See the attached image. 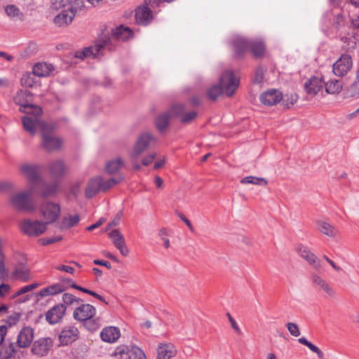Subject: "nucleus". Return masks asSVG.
Returning <instances> with one entry per match:
<instances>
[{
    "instance_id": "f257e3e1",
    "label": "nucleus",
    "mask_w": 359,
    "mask_h": 359,
    "mask_svg": "<svg viewBox=\"0 0 359 359\" xmlns=\"http://www.w3.org/2000/svg\"><path fill=\"white\" fill-rule=\"evenodd\" d=\"M239 79L231 70L224 71L219 78V84L213 85L207 90V96L211 100H216L223 92L230 97L238 87Z\"/></svg>"
},
{
    "instance_id": "f03ea898",
    "label": "nucleus",
    "mask_w": 359,
    "mask_h": 359,
    "mask_svg": "<svg viewBox=\"0 0 359 359\" xmlns=\"http://www.w3.org/2000/svg\"><path fill=\"white\" fill-rule=\"evenodd\" d=\"M15 104L20 106V111L26 114H42V109L33 104V95L27 90L18 91L13 97Z\"/></svg>"
},
{
    "instance_id": "7ed1b4c3",
    "label": "nucleus",
    "mask_w": 359,
    "mask_h": 359,
    "mask_svg": "<svg viewBox=\"0 0 359 359\" xmlns=\"http://www.w3.org/2000/svg\"><path fill=\"white\" fill-rule=\"evenodd\" d=\"M33 191L32 188L27 191H20L13 194L10 198L11 205L18 211H33L35 209V205L32 201Z\"/></svg>"
},
{
    "instance_id": "20e7f679",
    "label": "nucleus",
    "mask_w": 359,
    "mask_h": 359,
    "mask_svg": "<svg viewBox=\"0 0 359 359\" xmlns=\"http://www.w3.org/2000/svg\"><path fill=\"white\" fill-rule=\"evenodd\" d=\"M110 39L106 37L96 41L94 46L84 48L82 50H78L75 53V57L79 59H84L88 57L97 58L103 55V50L108 47V43Z\"/></svg>"
},
{
    "instance_id": "39448f33",
    "label": "nucleus",
    "mask_w": 359,
    "mask_h": 359,
    "mask_svg": "<svg viewBox=\"0 0 359 359\" xmlns=\"http://www.w3.org/2000/svg\"><path fill=\"white\" fill-rule=\"evenodd\" d=\"M53 128L48 125L41 132V146L47 151L59 149L62 145V140L53 133Z\"/></svg>"
},
{
    "instance_id": "423d86ee",
    "label": "nucleus",
    "mask_w": 359,
    "mask_h": 359,
    "mask_svg": "<svg viewBox=\"0 0 359 359\" xmlns=\"http://www.w3.org/2000/svg\"><path fill=\"white\" fill-rule=\"evenodd\" d=\"M41 115L42 114H27L22 116V122L24 130L30 135H34L36 132L37 128H39L41 132L43 129H46V127H48V124L41 120Z\"/></svg>"
},
{
    "instance_id": "0eeeda50",
    "label": "nucleus",
    "mask_w": 359,
    "mask_h": 359,
    "mask_svg": "<svg viewBox=\"0 0 359 359\" xmlns=\"http://www.w3.org/2000/svg\"><path fill=\"white\" fill-rule=\"evenodd\" d=\"M299 255L306 260L308 264L319 273L324 271V264L321 259L313 253L308 247L299 245L297 248Z\"/></svg>"
},
{
    "instance_id": "6e6552de",
    "label": "nucleus",
    "mask_w": 359,
    "mask_h": 359,
    "mask_svg": "<svg viewBox=\"0 0 359 359\" xmlns=\"http://www.w3.org/2000/svg\"><path fill=\"white\" fill-rule=\"evenodd\" d=\"M156 142V139L151 133L145 132L142 133L137 138L134 146L133 151L130 154L132 158H137L150 145L151 143Z\"/></svg>"
},
{
    "instance_id": "1a4fd4ad",
    "label": "nucleus",
    "mask_w": 359,
    "mask_h": 359,
    "mask_svg": "<svg viewBox=\"0 0 359 359\" xmlns=\"http://www.w3.org/2000/svg\"><path fill=\"white\" fill-rule=\"evenodd\" d=\"M20 228L23 233L29 236H39L46 230V223L39 220L25 219Z\"/></svg>"
},
{
    "instance_id": "9d476101",
    "label": "nucleus",
    "mask_w": 359,
    "mask_h": 359,
    "mask_svg": "<svg viewBox=\"0 0 359 359\" xmlns=\"http://www.w3.org/2000/svg\"><path fill=\"white\" fill-rule=\"evenodd\" d=\"M60 214V205L52 202L44 203L41 208V215L44 219V223L50 224L54 222Z\"/></svg>"
},
{
    "instance_id": "9b49d317",
    "label": "nucleus",
    "mask_w": 359,
    "mask_h": 359,
    "mask_svg": "<svg viewBox=\"0 0 359 359\" xmlns=\"http://www.w3.org/2000/svg\"><path fill=\"white\" fill-rule=\"evenodd\" d=\"M352 59L349 55L343 54L333 65L332 72L337 76H345L352 67Z\"/></svg>"
},
{
    "instance_id": "f8f14e48",
    "label": "nucleus",
    "mask_w": 359,
    "mask_h": 359,
    "mask_svg": "<svg viewBox=\"0 0 359 359\" xmlns=\"http://www.w3.org/2000/svg\"><path fill=\"white\" fill-rule=\"evenodd\" d=\"M96 312L95 306L90 304H83L82 302L75 308L73 317L76 320L83 322L90 317H95Z\"/></svg>"
},
{
    "instance_id": "ddd939ff",
    "label": "nucleus",
    "mask_w": 359,
    "mask_h": 359,
    "mask_svg": "<svg viewBox=\"0 0 359 359\" xmlns=\"http://www.w3.org/2000/svg\"><path fill=\"white\" fill-rule=\"evenodd\" d=\"M76 13V8L68 6L62 10L54 18V22L59 27H65L72 23Z\"/></svg>"
},
{
    "instance_id": "4468645a",
    "label": "nucleus",
    "mask_w": 359,
    "mask_h": 359,
    "mask_svg": "<svg viewBox=\"0 0 359 359\" xmlns=\"http://www.w3.org/2000/svg\"><path fill=\"white\" fill-rule=\"evenodd\" d=\"M109 237L111 239L114 246L120 251V253L126 257L129 254V250L126 245L123 235L118 229H114L109 233Z\"/></svg>"
},
{
    "instance_id": "2eb2a0df",
    "label": "nucleus",
    "mask_w": 359,
    "mask_h": 359,
    "mask_svg": "<svg viewBox=\"0 0 359 359\" xmlns=\"http://www.w3.org/2000/svg\"><path fill=\"white\" fill-rule=\"evenodd\" d=\"M282 98V92L276 89H269L260 95L259 100L264 105L272 106L278 103Z\"/></svg>"
},
{
    "instance_id": "dca6fc26",
    "label": "nucleus",
    "mask_w": 359,
    "mask_h": 359,
    "mask_svg": "<svg viewBox=\"0 0 359 359\" xmlns=\"http://www.w3.org/2000/svg\"><path fill=\"white\" fill-rule=\"evenodd\" d=\"M66 312L65 304H58L49 309L46 314V319L50 325L59 323Z\"/></svg>"
},
{
    "instance_id": "f3484780",
    "label": "nucleus",
    "mask_w": 359,
    "mask_h": 359,
    "mask_svg": "<svg viewBox=\"0 0 359 359\" xmlns=\"http://www.w3.org/2000/svg\"><path fill=\"white\" fill-rule=\"evenodd\" d=\"M133 32L128 27H125L123 25H120L116 27L114 30L112 31L111 36H104L102 39H105L106 37L110 39V41L108 43V47L106 48L111 49V43L112 40L117 41H126L132 36Z\"/></svg>"
},
{
    "instance_id": "a211bd4d",
    "label": "nucleus",
    "mask_w": 359,
    "mask_h": 359,
    "mask_svg": "<svg viewBox=\"0 0 359 359\" xmlns=\"http://www.w3.org/2000/svg\"><path fill=\"white\" fill-rule=\"evenodd\" d=\"M79 332L76 327L68 325L65 327L59 336L60 341L62 345H67L76 341L79 337Z\"/></svg>"
},
{
    "instance_id": "6ab92c4d",
    "label": "nucleus",
    "mask_w": 359,
    "mask_h": 359,
    "mask_svg": "<svg viewBox=\"0 0 359 359\" xmlns=\"http://www.w3.org/2000/svg\"><path fill=\"white\" fill-rule=\"evenodd\" d=\"M39 168V167L36 164H23L20 166V171L31 184L36 185L41 181Z\"/></svg>"
},
{
    "instance_id": "aec40b11",
    "label": "nucleus",
    "mask_w": 359,
    "mask_h": 359,
    "mask_svg": "<svg viewBox=\"0 0 359 359\" xmlns=\"http://www.w3.org/2000/svg\"><path fill=\"white\" fill-rule=\"evenodd\" d=\"M52 346L53 340L50 337L41 338L34 343L32 351L35 355L43 356L48 353Z\"/></svg>"
},
{
    "instance_id": "412c9836",
    "label": "nucleus",
    "mask_w": 359,
    "mask_h": 359,
    "mask_svg": "<svg viewBox=\"0 0 359 359\" xmlns=\"http://www.w3.org/2000/svg\"><path fill=\"white\" fill-rule=\"evenodd\" d=\"M34 339V330L30 327H24L20 331L17 344L20 348H27L30 346Z\"/></svg>"
},
{
    "instance_id": "4be33fe9",
    "label": "nucleus",
    "mask_w": 359,
    "mask_h": 359,
    "mask_svg": "<svg viewBox=\"0 0 359 359\" xmlns=\"http://www.w3.org/2000/svg\"><path fill=\"white\" fill-rule=\"evenodd\" d=\"M135 19L138 24L147 25L153 19V11L147 6H140L135 11Z\"/></svg>"
},
{
    "instance_id": "5701e85b",
    "label": "nucleus",
    "mask_w": 359,
    "mask_h": 359,
    "mask_svg": "<svg viewBox=\"0 0 359 359\" xmlns=\"http://www.w3.org/2000/svg\"><path fill=\"white\" fill-rule=\"evenodd\" d=\"M20 319V315L18 313H13L2 320L3 324L0 325V344L4 341L8 329L16 325Z\"/></svg>"
},
{
    "instance_id": "b1692460",
    "label": "nucleus",
    "mask_w": 359,
    "mask_h": 359,
    "mask_svg": "<svg viewBox=\"0 0 359 359\" xmlns=\"http://www.w3.org/2000/svg\"><path fill=\"white\" fill-rule=\"evenodd\" d=\"M233 46L236 56L241 57L250 50V40L242 36H236L233 40Z\"/></svg>"
},
{
    "instance_id": "393cba45",
    "label": "nucleus",
    "mask_w": 359,
    "mask_h": 359,
    "mask_svg": "<svg viewBox=\"0 0 359 359\" xmlns=\"http://www.w3.org/2000/svg\"><path fill=\"white\" fill-rule=\"evenodd\" d=\"M325 86V81L317 76L311 77L304 84V88L308 94L316 95Z\"/></svg>"
},
{
    "instance_id": "a878e982",
    "label": "nucleus",
    "mask_w": 359,
    "mask_h": 359,
    "mask_svg": "<svg viewBox=\"0 0 359 359\" xmlns=\"http://www.w3.org/2000/svg\"><path fill=\"white\" fill-rule=\"evenodd\" d=\"M121 336L120 330L116 327H104L100 332L101 339L108 343L116 341Z\"/></svg>"
},
{
    "instance_id": "bb28decb",
    "label": "nucleus",
    "mask_w": 359,
    "mask_h": 359,
    "mask_svg": "<svg viewBox=\"0 0 359 359\" xmlns=\"http://www.w3.org/2000/svg\"><path fill=\"white\" fill-rule=\"evenodd\" d=\"M101 191V177L97 176L90 178L86 185L85 195L90 198Z\"/></svg>"
},
{
    "instance_id": "cd10ccee",
    "label": "nucleus",
    "mask_w": 359,
    "mask_h": 359,
    "mask_svg": "<svg viewBox=\"0 0 359 359\" xmlns=\"http://www.w3.org/2000/svg\"><path fill=\"white\" fill-rule=\"evenodd\" d=\"M66 290V287L61 283H55L46 287L42 288L36 293V297L43 298L60 294Z\"/></svg>"
},
{
    "instance_id": "c85d7f7f",
    "label": "nucleus",
    "mask_w": 359,
    "mask_h": 359,
    "mask_svg": "<svg viewBox=\"0 0 359 359\" xmlns=\"http://www.w3.org/2000/svg\"><path fill=\"white\" fill-rule=\"evenodd\" d=\"M176 349L171 344H160L157 349V359H170L176 354Z\"/></svg>"
},
{
    "instance_id": "c756f323",
    "label": "nucleus",
    "mask_w": 359,
    "mask_h": 359,
    "mask_svg": "<svg viewBox=\"0 0 359 359\" xmlns=\"http://www.w3.org/2000/svg\"><path fill=\"white\" fill-rule=\"evenodd\" d=\"M48 169L52 177L59 179L65 173L66 166L62 160H56L49 164Z\"/></svg>"
},
{
    "instance_id": "7c9ffc66",
    "label": "nucleus",
    "mask_w": 359,
    "mask_h": 359,
    "mask_svg": "<svg viewBox=\"0 0 359 359\" xmlns=\"http://www.w3.org/2000/svg\"><path fill=\"white\" fill-rule=\"evenodd\" d=\"M311 280L313 285L325 292L328 295L332 296L334 294V290L327 281L317 273L311 276Z\"/></svg>"
},
{
    "instance_id": "2f4dec72",
    "label": "nucleus",
    "mask_w": 359,
    "mask_h": 359,
    "mask_svg": "<svg viewBox=\"0 0 359 359\" xmlns=\"http://www.w3.org/2000/svg\"><path fill=\"white\" fill-rule=\"evenodd\" d=\"M0 358L11 359L15 353V345L9 340H4L0 344Z\"/></svg>"
},
{
    "instance_id": "473e14b6",
    "label": "nucleus",
    "mask_w": 359,
    "mask_h": 359,
    "mask_svg": "<svg viewBox=\"0 0 359 359\" xmlns=\"http://www.w3.org/2000/svg\"><path fill=\"white\" fill-rule=\"evenodd\" d=\"M53 70L54 67L52 65L46 62H39L34 65L32 73L36 76L45 77L49 76Z\"/></svg>"
},
{
    "instance_id": "72a5a7b5",
    "label": "nucleus",
    "mask_w": 359,
    "mask_h": 359,
    "mask_svg": "<svg viewBox=\"0 0 359 359\" xmlns=\"http://www.w3.org/2000/svg\"><path fill=\"white\" fill-rule=\"evenodd\" d=\"M130 353H132V347L122 344L116 348L111 356L114 359H130Z\"/></svg>"
},
{
    "instance_id": "f704fd0d",
    "label": "nucleus",
    "mask_w": 359,
    "mask_h": 359,
    "mask_svg": "<svg viewBox=\"0 0 359 359\" xmlns=\"http://www.w3.org/2000/svg\"><path fill=\"white\" fill-rule=\"evenodd\" d=\"M250 50L255 57H262L265 50L264 43L261 40H250Z\"/></svg>"
},
{
    "instance_id": "c9c22d12",
    "label": "nucleus",
    "mask_w": 359,
    "mask_h": 359,
    "mask_svg": "<svg viewBox=\"0 0 359 359\" xmlns=\"http://www.w3.org/2000/svg\"><path fill=\"white\" fill-rule=\"evenodd\" d=\"M170 114L168 112H165L159 114L156 120L155 125L160 132L164 131L170 123Z\"/></svg>"
},
{
    "instance_id": "e433bc0d",
    "label": "nucleus",
    "mask_w": 359,
    "mask_h": 359,
    "mask_svg": "<svg viewBox=\"0 0 359 359\" xmlns=\"http://www.w3.org/2000/svg\"><path fill=\"white\" fill-rule=\"evenodd\" d=\"M318 229L323 233V234L330 236L334 237L337 234V230L335 228L332 226L330 224L324 222V221H318L317 222Z\"/></svg>"
},
{
    "instance_id": "4c0bfd02",
    "label": "nucleus",
    "mask_w": 359,
    "mask_h": 359,
    "mask_svg": "<svg viewBox=\"0 0 359 359\" xmlns=\"http://www.w3.org/2000/svg\"><path fill=\"white\" fill-rule=\"evenodd\" d=\"M62 299L63 302L62 304H65L66 308L67 306L77 307L81 303L83 302V299L78 298L74 294L68 292L64 293L62 294Z\"/></svg>"
},
{
    "instance_id": "58836bf2",
    "label": "nucleus",
    "mask_w": 359,
    "mask_h": 359,
    "mask_svg": "<svg viewBox=\"0 0 359 359\" xmlns=\"http://www.w3.org/2000/svg\"><path fill=\"white\" fill-rule=\"evenodd\" d=\"M325 86L327 93H339L342 89V81L341 80L331 79L325 83Z\"/></svg>"
},
{
    "instance_id": "ea45409f",
    "label": "nucleus",
    "mask_w": 359,
    "mask_h": 359,
    "mask_svg": "<svg viewBox=\"0 0 359 359\" xmlns=\"http://www.w3.org/2000/svg\"><path fill=\"white\" fill-rule=\"evenodd\" d=\"M13 275L15 276L17 279L23 282H27L32 278L29 269L24 265L17 267L13 272Z\"/></svg>"
},
{
    "instance_id": "a19ab883",
    "label": "nucleus",
    "mask_w": 359,
    "mask_h": 359,
    "mask_svg": "<svg viewBox=\"0 0 359 359\" xmlns=\"http://www.w3.org/2000/svg\"><path fill=\"white\" fill-rule=\"evenodd\" d=\"M82 323L84 327L90 332H95L102 326V321L99 317H90L88 320H84Z\"/></svg>"
},
{
    "instance_id": "79ce46f5",
    "label": "nucleus",
    "mask_w": 359,
    "mask_h": 359,
    "mask_svg": "<svg viewBox=\"0 0 359 359\" xmlns=\"http://www.w3.org/2000/svg\"><path fill=\"white\" fill-rule=\"evenodd\" d=\"M241 184H252L259 186H266L268 181L263 177H258L255 176H248L241 180Z\"/></svg>"
},
{
    "instance_id": "37998d69",
    "label": "nucleus",
    "mask_w": 359,
    "mask_h": 359,
    "mask_svg": "<svg viewBox=\"0 0 359 359\" xmlns=\"http://www.w3.org/2000/svg\"><path fill=\"white\" fill-rule=\"evenodd\" d=\"M299 343L307 346L311 351L316 353L320 359L324 357L323 352L316 346L309 341L304 337L298 339Z\"/></svg>"
},
{
    "instance_id": "c03bdc74",
    "label": "nucleus",
    "mask_w": 359,
    "mask_h": 359,
    "mask_svg": "<svg viewBox=\"0 0 359 359\" xmlns=\"http://www.w3.org/2000/svg\"><path fill=\"white\" fill-rule=\"evenodd\" d=\"M57 189V184L53 183L51 184H43L41 187V195L43 197H47L49 196H52L55 194Z\"/></svg>"
},
{
    "instance_id": "a18cd8bd",
    "label": "nucleus",
    "mask_w": 359,
    "mask_h": 359,
    "mask_svg": "<svg viewBox=\"0 0 359 359\" xmlns=\"http://www.w3.org/2000/svg\"><path fill=\"white\" fill-rule=\"evenodd\" d=\"M80 217L79 215H69L65 217L62 221V226L63 228L69 229L79 223Z\"/></svg>"
},
{
    "instance_id": "49530a36",
    "label": "nucleus",
    "mask_w": 359,
    "mask_h": 359,
    "mask_svg": "<svg viewBox=\"0 0 359 359\" xmlns=\"http://www.w3.org/2000/svg\"><path fill=\"white\" fill-rule=\"evenodd\" d=\"M5 11L6 14L11 18H18L20 20L23 18V13L15 5H8L5 8Z\"/></svg>"
},
{
    "instance_id": "de8ad7c7",
    "label": "nucleus",
    "mask_w": 359,
    "mask_h": 359,
    "mask_svg": "<svg viewBox=\"0 0 359 359\" xmlns=\"http://www.w3.org/2000/svg\"><path fill=\"white\" fill-rule=\"evenodd\" d=\"M123 165V161L121 158H117L116 160L109 161L106 165V170L108 173L113 174L118 171Z\"/></svg>"
},
{
    "instance_id": "09e8293b",
    "label": "nucleus",
    "mask_w": 359,
    "mask_h": 359,
    "mask_svg": "<svg viewBox=\"0 0 359 359\" xmlns=\"http://www.w3.org/2000/svg\"><path fill=\"white\" fill-rule=\"evenodd\" d=\"M122 178H119L118 180L115 178H110L106 180H104L101 177V191L105 192L118 183L121 181Z\"/></svg>"
},
{
    "instance_id": "8fccbe9b",
    "label": "nucleus",
    "mask_w": 359,
    "mask_h": 359,
    "mask_svg": "<svg viewBox=\"0 0 359 359\" xmlns=\"http://www.w3.org/2000/svg\"><path fill=\"white\" fill-rule=\"evenodd\" d=\"M298 95L296 93H291V94H286L284 96L283 95V98L281 100H283V105L289 109L294 104V103L297 101Z\"/></svg>"
},
{
    "instance_id": "3c124183",
    "label": "nucleus",
    "mask_w": 359,
    "mask_h": 359,
    "mask_svg": "<svg viewBox=\"0 0 359 359\" xmlns=\"http://www.w3.org/2000/svg\"><path fill=\"white\" fill-rule=\"evenodd\" d=\"M354 34V33H348L347 34L341 36V40L346 44L347 49H353L356 45V41Z\"/></svg>"
},
{
    "instance_id": "603ef678",
    "label": "nucleus",
    "mask_w": 359,
    "mask_h": 359,
    "mask_svg": "<svg viewBox=\"0 0 359 359\" xmlns=\"http://www.w3.org/2000/svg\"><path fill=\"white\" fill-rule=\"evenodd\" d=\"M20 82L22 86L28 88H32L35 83L33 76L29 72H27L22 75Z\"/></svg>"
},
{
    "instance_id": "864d4df0",
    "label": "nucleus",
    "mask_w": 359,
    "mask_h": 359,
    "mask_svg": "<svg viewBox=\"0 0 359 359\" xmlns=\"http://www.w3.org/2000/svg\"><path fill=\"white\" fill-rule=\"evenodd\" d=\"M185 106L183 104H174L170 108V113L174 116H182L184 113Z\"/></svg>"
},
{
    "instance_id": "5fc2aeb1",
    "label": "nucleus",
    "mask_w": 359,
    "mask_h": 359,
    "mask_svg": "<svg viewBox=\"0 0 359 359\" xmlns=\"http://www.w3.org/2000/svg\"><path fill=\"white\" fill-rule=\"evenodd\" d=\"M69 6V0H52V8L59 10Z\"/></svg>"
},
{
    "instance_id": "6e6d98bb",
    "label": "nucleus",
    "mask_w": 359,
    "mask_h": 359,
    "mask_svg": "<svg viewBox=\"0 0 359 359\" xmlns=\"http://www.w3.org/2000/svg\"><path fill=\"white\" fill-rule=\"evenodd\" d=\"M286 327L291 335L294 337H299L300 335V330L297 324L294 323H288Z\"/></svg>"
},
{
    "instance_id": "4d7b16f0",
    "label": "nucleus",
    "mask_w": 359,
    "mask_h": 359,
    "mask_svg": "<svg viewBox=\"0 0 359 359\" xmlns=\"http://www.w3.org/2000/svg\"><path fill=\"white\" fill-rule=\"evenodd\" d=\"M197 116V113L195 111H192L188 113H184L181 117V122L184 123H189L194 120Z\"/></svg>"
},
{
    "instance_id": "13d9d810",
    "label": "nucleus",
    "mask_w": 359,
    "mask_h": 359,
    "mask_svg": "<svg viewBox=\"0 0 359 359\" xmlns=\"http://www.w3.org/2000/svg\"><path fill=\"white\" fill-rule=\"evenodd\" d=\"M165 1L163 0H145L144 3L146 6L151 8V10L155 11L156 8L161 6Z\"/></svg>"
},
{
    "instance_id": "bf43d9fd",
    "label": "nucleus",
    "mask_w": 359,
    "mask_h": 359,
    "mask_svg": "<svg viewBox=\"0 0 359 359\" xmlns=\"http://www.w3.org/2000/svg\"><path fill=\"white\" fill-rule=\"evenodd\" d=\"M0 257V280H1L8 277V273L4 264V255Z\"/></svg>"
},
{
    "instance_id": "052dcab7",
    "label": "nucleus",
    "mask_w": 359,
    "mask_h": 359,
    "mask_svg": "<svg viewBox=\"0 0 359 359\" xmlns=\"http://www.w3.org/2000/svg\"><path fill=\"white\" fill-rule=\"evenodd\" d=\"M132 353L134 355V359H147L144 351L136 346H132Z\"/></svg>"
},
{
    "instance_id": "680f3d73",
    "label": "nucleus",
    "mask_w": 359,
    "mask_h": 359,
    "mask_svg": "<svg viewBox=\"0 0 359 359\" xmlns=\"http://www.w3.org/2000/svg\"><path fill=\"white\" fill-rule=\"evenodd\" d=\"M264 78V72L262 68L259 67L255 71L253 82L255 83H261Z\"/></svg>"
},
{
    "instance_id": "e2e57ef3",
    "label": "nucleus",
    "mask_w": 359,
    "mask_h": 359,
    "mask_svg": "<svg viewBox=\"0 0 359 359\" xmlns=\"http://www.w3.org/2000/svg\"><path fill=\"white\" fill-rule=\"evenodd\" d=\"M62 239L60 236H55L50 238H43L40 240L43 245H50L56 242H58Z\"/></svg>"
},
{
    "instance_id": "0e129e2a",
    "label": "nucleus",
    "mask_w": 359,
    "mask_h": 359,
    "mask_svg": "<svg viewBox=\"0 0 359 359\" xmlns=\"http://www.w3.org/2000/svg\"><path fill=\"white\" fill-rule=\"evenodd\" d=\"M156 154L152 153V154H149V156L144 157L142 161V165H145V166L149 165L154 161V159L156 158Z\"/></svg>"
},
{
    "instance_id": "69168bd1",
    "label": "nucleus",
    "mask_w": 359,
    "mask_h": 359,
    "mask_svg": "<svg viewBox=\"0 0 359 359\" xmlns=\"http://www.w3.org/2000/svg\"><path fill=\"white\" fill-rule=\"evenodd\" d=\"M177 215L187 224L189 229L193 231L194 227L191 223V222L184 216V215L180 212H177Z\"/></svg>"
},
{
    "instance_id": "338daca9",
    "label": "nucleus",
    "mask_w": 359,
    "mask_h": 359,
    "mask_svg": "<svg viewBox=\"0 0 359 359\" xmlns=\"http://www.w3.org/2000/svg\"><path fill=\"white\" fill-rule=\"evenodd\" d=\"M71 287L74 288V289H76V290H78L79 291H81L84 293H86V294H88L91 296L93 297L94 294H95V292L93 291V290H90L88 289H86V288H84L83 287H81L79 285H77L76 284H72L71 285Z\"/></svg>"
},
{
    "instance_id": "774afa93",
    "label": "nucleus",
    "mask_w": 359,
    "mask_h": 359,
    "mask_svg": "<svg viewBox=\"0 0 359 359\" xmlns=\"http://www.w3.org/2000/svg\"><path fill=\"white\" fill-rule=\"evenodd\" d=\"M11 287L8 284L2 283L0 285V297H4L10 291Z\"/></svg>"
}]
</instances>
